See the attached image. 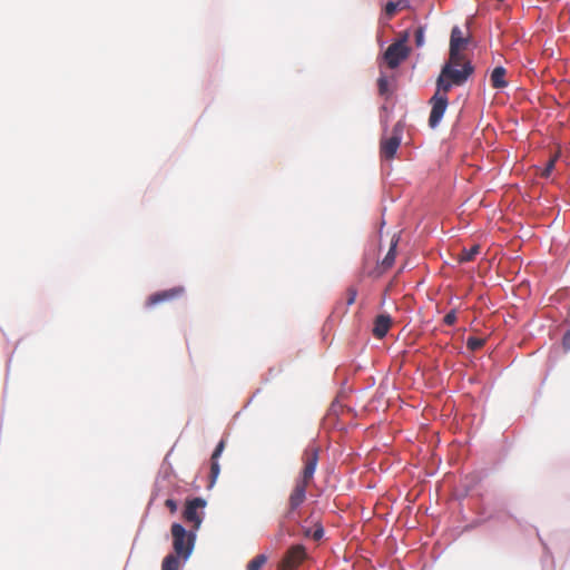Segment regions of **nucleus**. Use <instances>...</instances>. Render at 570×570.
I'll list each match as a JSON object with an SVG mask.
<instances>
[{
    "label": "nucleus",
    "instance_id": "obj_1",
    "mask_svg": "<svg viewBox=\"0 0 570 570\" xmlns=\"http://www.w3.org/2000/svg\"><path fill=\"white\" fill-rule=\"evenodd\" d=\"M320 461V448L309 444L302 454L303 468L299 475L295 479L294 485L287 499V507L283 518L292 520L295 518L297 510L306 501L307 488L314 480V474Z\"/></svg>",
    "mask_w": 570,
    "mask_h": 570
},
{
    "label": "nucleus",
    "instance_id": "obj_2",
    "mask_svg": "<svg viewBox=\"0 0 570 570\" xmlns=\"http://www.w3.org/2000/svg\"><path fill=\"white\" fill-rule=\"evenodd\" d=\"M473 71V66L464 58H456L453 61L452 57H449L448 62L441 69L436 87L443 91H450L454 86L464 85Z\"/></svg>",
    "mask_w": 570,
    "mask_h": 570
},
{
    "label": "nucleus",
    "instance_id": "obj_3",
    "mask_svg": "<svg viewBox=\"0 0 570 570\" xmlns=\"http://www.w3.org/2000/svg\"><path fill=\"white\" fill-rule=\"evenodd\" d=\"M170 530L173 535V548L175 551L174 554L179 556L185 562L194 550L195 534L193 532H187L179 523H174Z\"/></svg>",
    "mask_w": 570,
    "mask_h": 570
},
{
    "label": "nucleus",
    "instance_id": "obj_4",
    "mask_svg": "<svg viewBox=\"0 0 570 570\" xmlns=\"http://www.w3.org/2000/svg\"><path fill=\"white\" fill-rule=\"evenodd\" d=\"M404 126L401 121L396 122L393 127L392 136L382 138L380 144V155L384 159H392L402 141Z\"/></svg>",
    "mask_w": 570,
    "mask_h": 570
},
{
    "label": "nucleus",
    "instance_id": "obj_5",
    "mask_svg": "<svg viewBox=\"0 0 570 570\" xmlns=\"http://www.w3.org/2000/svg\"><path fill=\"white\" fill-rule=\"evenodd\" d=\"M448 92L449 91H443L439 87H436L435 94L430 99V104H431L432 108H431V112H430L429 125L432 128H435L440 124V121L448 108V105H449Z\"/></svg>",
    "mask_w": 570,
    "mask_h": 570
},
{
    "label": "nucleus",
    "instance_id": "obj_6",
    "mask_svg": "<svg viewBox=\"0 0 570 570\" xmlns=\"http://www.w3.org/2000/svg\"><path fill=\"white\" fill-rule=\"evenodd\" d=\"M307 558V552L304 546L294 544L284 554L279 570H296Z\"/></svg>",
    "mask_w": 570,
    "mask_h": 570
},
{
    "label": "nucleus",
    "instance_id": "obj_7",
    "mask_svg": "<svg viewBox=\"0 0 570 570\" xmlns=\"http://www.w3.org/2000/svg\"><path fill=\"white\" fill-rule=\"evenodd\" d=\"M206 507V500L203 498H194L191 500H187L185 504V509L183 512V517L185 521L194 524V528L197 530L203 521V509Z\"/></svg>",
    "mask_w": 570,
    "mask_h": 570
},
{
    "label": "nucleus",
    "instance_id": "obj_8",
    "mask_svg": "<svg viewBox=\"0 0 570 570\" xmlns=\"http://www.w3.org/2000/svg\"><path fill=\"white\" fill-rule=\"evenodd\" d=\"M409 48L402 42H393L384 53V59L391 69L396 68L409 56Z\"/></svg>",
    "mask_w": 570,
    "mask_h": 570
},
{
    "label": "nucleus",
    "instance_id": "obj_9",
    "mask_svg": "<svg viewBox=\"0 0 570 570\" xmlns=\"http://www.w3.org/2000/svg\"><path fill=\"white\" fill-rule=\"evenodd\" d=\"M185 289L181 286L173 287L166 291H160L150 295L146 302V306L151 307L157 304L176 299L184 294Z\"/></svg>",
    "mask_w": 570,
    "mask_h": 570
},
{
    "label": "nucleus",
    "instance_id": "obj_10",
    "mask_svg": "<svg viewBox=\"0 0 570 570\" xmlns=\"http://www.w3.org/2000/svg\"><path fill=\"white\" fill-rule=\"evenodd\" d=\"M466 43L468 39L462 36L461 29L459 27H454L451 31L449 57H452L453 61H455L456 58H464L460 51L465 48Z\"/></svg>",
    "mask_w": 570,
    "mask_h": 570
},
{
    "label": "nucleus",
    "instance_id": "obj_11",
    "mask_svg": "<svg viewBox=\"0 0 570 570\" xmlns=\"http://www.w3.org/2000/svg\"><path fill=\"white\" fill-rule=\"evenodd\" d=\"M225 445H226V442L224 440H220L212 454L208 488H212L215 484V482L219 475L220 466L218 463V459L222 455V453L225 449Z\"/></svg>",
    "mask_w": 570,
    "mask_h": 570
},
{
    "label": "nucleus",
    "instance_id": "obj_12",
    "mask_svg": "<svg viewBox=\"0 0 570 570\" xmlns=\"http://www.w3.org/2000/svg\"><path fill=\"white\" fill-rule=\"evenodd\" d=\"M392 326V318L389 314H380L375 317L372 334L374 337L383 338Z\"/></svg>",
    "mask_w": 570,
    "mask_h": 570
},
{
    "label": "nucleus",
    "instance_id": "obj_13",
    "mask_svg": "<svg viewBox=\"0 0 570 570\" xmlns=\"http://www.w3.org/2000/svg\"><path fill=\"white\" fill-rule=\"evenodd\" d=\"M507 70L503 67H495L490 76L491 86L501 89L508 86L505 80Z\"/></svg>",
    "mask_w": 570,
    "mask_h": 570
},
{
    "label": "nucleus",
    "instance_id": "obj_14",
    "mask_svg": "<svg viewBox=\"0 0 570 570\" xmlns=\"http://www.w3.org/2000/svg\"><path fill=\"white\" fill-rule=\"evenodd\" d=\"M183 562L179 556L169 553L161 562V570H180Z\"/></svg>",
    "mask_w": 570,
    "mask_h": 570
},
{
    "label": "nucleus",
    "instance_id": "obj_15",
    "mask_svg": "<svg viewBox=\"0 0 570 570\" xmlns=\"http://www.w3.org/2000/svg\"><path fill=\"white\" fill-rule=\"evenodd\" d=\"M399 238H395V236L391 240L390 249L382 261V265L384 268H390L395 262V255H396V246H397Z\"/></svg>",
    "mask_w": 570,
    "mask_h": 570
},
{
    "label": "nucleus",
    "instance_id": "obj_16",
    "mask_svg": "<svg viewBox=\"0 0 570 570\" xmlns=\"http://www.w3.org/2000/svg\"><path fill=\"white\" fill-rule=\"evenodd\" d=\"M481 247L480 245H473L471 248H463L461 254L459 255L460 263H468L474 261L476 255L480 254Z\"/></svg>",
    "mask_w": 570,
    "mask_h": 570
},
{
    "label": "nucleus",
    "instance_id": "obj_17",
    "mask_svg": "<svg viewBox=\"0 0 570 570\" xmlns=\"http://www.w3.org/2000/svg\"><path fill=\"white\" fill-rule=\"evenodd\" d=\"M266 561L267 557L265 554H257L247 563V570H261Z\"/></svg>",
    "mask_w": 570,
    "mask_h": 570
},
{
    "label": "nucleus",
    "instance_id": "obj_18",
    "mask_svg": "<svg viewBox=\"0 0 570 570\" xmlns=\"http://www.w3.org/2000/svg\"><path fill=\"white\" fill-rule=\"evenodd\" d=\"M559 155L556 154L554 156H552L548 163L546 164V167L542 169L541 171V177L543 178H549L551 176V173L553 171L554 169V165H556V161L558 159Z\"/></svg>",
    "mask_w": 570,
    "mask_h": 570
},
{
    "label": "nucleus",
    "instance_id": "obj_19",
    "mask_svg": "<svg viewBox=\"0 0 570 570\" xmlns=\"http://www.w3.org/2000/svg\"><path fill=\"white\" fill-rule=\"evenodd\" d=\"M484 345V340L480 337L470 336L466 340V346L471 351H478Z\"/></svg>",
    "mask_w": 570,
    "mask_h": 570
},
{
    "label": "nucleus",
    "instance_id": "obj_20",
    "mask_svg": "<svg viewBox=\"0 0 570 570\" xmlns=\"http://www.w3.org/2000/svg\"><path fill=\"white\" fill-rule=\"evenodd\" d=\"M401 2L402 1H397V2L390 1V2H387L385 4L384 13H385L387 19H391V18L394 17V14L396 13V10L400 7Z\"/></svg>",
    "mask_w": 570,
    "mask_h": 570
},
{
    "label": "nucleus",
    "instance_id": "obj_21",
    "mask_svg": "<svg viewBox=\"0 0 570 570\" xmlns=\"http://www.w3.org/2000/svg\"><path fill=\"white\" fill-rule=\"evenodd\" d=\"M357 296V288L354 286H348L345 292V301L346 305L351 306L355 303Z\"/></svg>",
    "mask_w": 570,
    "mask_h": 570
},
{
    "label": "nucleus",
    "instance_id": "obj_22",
    "mask_svg": "<svg viewBox=\"0 0 570 570\" xmlns=\"http://www.w3.org/2000/svg\"><path fill=\"white\" fill-rule=\"evenodd\" d=\"M323 535H324L323 525L318 521H315L313 523V531H312L311 538L315 541H318L323 538Z\"/></svg>",
    "mask_w": 570,
    "mask_h": 570
},
{
    "label": "nucleus",
    "instance_id": "obj_23",
    "mask_svg": "<svg viewBox=\"0 0 570 570\" xmlns=\"http://www.w3.org/2000/svg\"><path fill=\"white\" fill-rule=\"evenodd\" d=\"M424 27L420 26L414 31L415 45L416 47H422L424 45Z\"/></svg>",
    "mask_w": 570,
    "mask_h": 570
},
{
    "label": "nucleus",
    "instance_id": "obj_24",
    "mask_svg": "<svg viewBox=\"0 0 570 570\" xmlns=\"http://www.w3.org/2000/svg\"><path fill=\"white\" fill-rule=\"evenodd\" d=\"M456 322V313L455 311H450L443 318V323L448 326L454 325Z\"/></svg>",
    "mask_w": 570,
    "mask_h": 570
},
{
    "label": "nucleus",
    "instance_id": "obj_25",
    "mask_svg": "<svg viewBox=\"0 0 570 570\" xmlns=\"http://www.w3.org/2000/svg\"><path fill=\"white\" fill-rule=\"evenodd\" d=\"M377 85L380 94L383 95L387 91L389 81L385 77L379 78Z\"/></svg>",
    "mask_w": 570,
    "mask_h": 570
},
{
    "label": "nucleus",
    "instance_id": "obj_26",
    "mask_svg": "<svg viewBox=\"0 0 570 570\" xmlns=\"http://www.w3.org/2000/svg\"><path fill=\"white\" fill-rule=\"evenodd\" d=\"M165 505L169 509L171 513H175L177 511V502L173 499H167L165 501Z\"/></svg>",
    "mask_w": 570,
    "mask_h": 570
},
{
    "label": "nucleus",
    "instance_id": "obj_27",
    "mask_svg": "<svg viewBox=\"0 0 570 570\" xmlns=\"http://www.w3.org/2000/svg\"><path fill=\"white\" fill-rule=\"evenodd\" d=\"M302 534L305 537V538H311L312 537V531H313V528L306 525V524H302Z\"/></svg>",
    "mask_w": 570,
    "mask_h": 570
},
{
    "label": "nucleus",
    "instance_id": "obj_28",
    "mask_svg": "<svg viewBox=\"0 0 570 570\" xmlns=\"http://www.w3.org/2000/svg\"><path fill=\"white\" fill-rule=\"evenodd\" d=\"M562 344H563V347L566 350H569L570 348V332H567L563 336V341H562Z\"/></svg>",
    "mask_w": 570,
    "mask_h": 570
},
{
    "label": "nucleus",
    "instance_id": "obj_29",
    "mask_svg": "<svg viewBox=\"0 0 570 570\" xmlns=\"http://www.w3.org/2000/svg\"><path fill=\"white\" fill-rule=\"evenodd\" d=\"M409 37H410V33L409 31H404L402 35H401V38L396 41V42H402L403 46H406V42L409 40Z\"/></svg>",
    "mask_w": 570,
    "mask_h": 570
}]
</instances>
